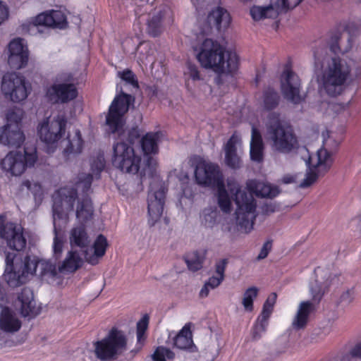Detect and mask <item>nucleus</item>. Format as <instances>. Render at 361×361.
Wrapping results in <instances>:
<instances>
[{
	"instance_id": "1",
	"label": "nucleus",
	"mask_w": 361,
	"mask_h": 361,
	"mask_svg": "<svg viewBox=\"0 0 361 361\" xmlns=\"http://www.w3.org/2000/svg\"><path fill=\"white\" fill-rule=\"evenodd\" d=\"M314 76L319 90L331 97L345 92L353 71L356 75L360 73V60L344 55L329 59L325 47H317L314 51Z\"/></svg>"
},
{
	"instance_id": "2",
	"label": "nucleus",
	"mask_w": 361,
	"mask_h": 361,
	"mask_svg": "<svg viewBox=\"0 0 361 361\" xmlns=\"http://www.w3.org/2000/svg\"><path fill=\"white\" fill-rule=\"evenodd\" d=\"M227 187L234 197V200L237 208L235 212V230L243 233H249L252 229L255 220L257 217V203L253 197V195L262 197H274L279 193V190L276 186L269 183L258 181L256 180H250L246 183V191L241 190L238 183L233 178H228L226 180ZM229 231L232 232V228H229Z\"/></svg>"
},
{
	"instance_id": "3",
	"label": "nucleus",
	"mask_w": 361,
	"mask_h": 361,
	"mask_svg": "<svg viewBox=\"0 0 361 361\" xmlns=\"http://www.w3.org/2000/svg\"><path fill=\"white\" fill-rule=\"evenodd\" d=\"M92 174H81L76 183V188L64 187L58 190L53 195V224L54 238L53 241V253L56 259L61 257L64 240L61 235V226L68 222V212L73 211L78 190L83 192L88 191L92 181Z\"/></svg>"
},
{
	"instance_id": "4",
	"label": "nucleus",
	"mask_w": 361,
	"mask_h": 361,
	"mask_svg": "<svg viewBox=\"0 0 361 361\" xmlns=\"http://www.w3.org/2000/svg\"><path fill=\"white\" fill-rule=\"evenodd\" d=\"M339 283V278L329 269L317 267L314 271V278L310 283V293L312 301L300 302L296 314L293 319V329L299 330L306 326L311 313L314 310V303H318L331 287Z\"/></svg>"
},
{
	"instance_id": "5",
	"label": "nucleus",
	"mask_w": 361,
	"mask_h": 361,
	"mask_svg": "<svg viewBox=\"0 0 361 361\" xmlns=\"http://www.w3.org/2000/svg\"><path fill=\"white\" fill-rule=\"evenodd\" d=\"M197 51V59L202 67L212 68L219 74L233 73L238 68V56L235 52L226 51L217 41L205 39Z\"/></svg>"
},
{
	"instance_id": "6",
	"label": "nucleus",
	"mask_w": 361,
	"mask_h": 361,
	"mask_svg": "<svg viewBox=\"0 0 361 361\" xmlns=\"http://www.w3.org/2000/svg\"><path fill=\"white\" fill-rule=\"evenodd\" d=\"M195 176L199 185L208 186L216 190L219 207L222 212H230L232 200L225 188L224 176L219 166L210 161H200L196 166Z\"/></svg>"
},
{
	"instance_id": "7",
	"label": "nucleus",
	"mask_w": 361,
	"mask_h": 361,
	"mask_svg": "<svg viewBox=\"0 0 361 361\" xmlns=\"http://www.w3.org/2000/svg\"><path fill=\"white\" fill-rule=\"evenodd\" d=\"M108 242L106 238L100 234L94 240L92 245L84 250L71 247L64 259L59 265V271L61 274H71L80 269L84 259L90 264L96 265L105 255Z\"/></svg>"
},
{
	"instance_id": "8",
	"label": "nucleus",
	"mask_w": 361,
	"mask_h": 361,
	"mask_svg": "<svg viewBox=\"0 0 361 361\" xmlns=\"http://www.w3.org/2000/svg\"><path fill=\"white\" fill-rule=\"evenodd\" d=\"M265 126V137L272 150L289 153L298 148V139L292 128L280 119L279 114L270 113Z\"/></svg>"
},
{
	"instance_id": "9",
	"label": "nucleus",
	"mask_w": 361,
	"mask_h": 361,
	"mask_svg": "<svg viewBox=\"0 0 361 361\" xmlns=\"http://www.w3.org/2000/svg\"><path fill=\"white\" fill-rule=\"evenodd\" d=\"M133 137H139L137 129H132L129 132V143L120 141L114 144L111 161L116 168L123 172L132 174L140 172L142 175L145 173L143 171L144 166L140 156L136 153L133 147Z\"/></svg>"
},
{
	"instance_id": "10",
	"label": "nucleus",
	"mask_w": 361,
	"mask_h": 361,
	"mask_svg": "<svg viewBox=\"0 0 361 361\" xmlns=\"http://www.w3.org/2000/svg\"><path fill=\"white\" fill-rule=\"evenodd\" d=\"M133 102L134 97L123 92L115 97L106 116V125L109 133H118L119 135H122L125 124L124 116Z\"/></svg>"
},
{
	"instance_id": "11",
	"label": "nucleus",
	"mask_w": 361,
	"mask_h": 361,
	"mask_svg": "<svg viewBox=\"0 0 361 361\" xmlns=\"http://www.w3.org/2000/svg\"><path fill=\"white\" fill-rule=\"evenodd\" d=\"M23 112L20 109L11 110L6 114V123L0 127V143L8 147H18L25 140L21 130Z\"/></svg>"
},
{
	"instance_id": "12",
	"label": "nucleus",
	"mask_w": 361,
	"mask_h": 361,
	"mask_svg": "<svg viewBox=\"0 0 361 361\" xmlns=\"http://www.w3.org/2000/svg\"><path fill=\"white\" fill-rule=\"evenodd\" d=\"M35 148L26 147L23 153L20 152H10L2 159V169L12 176H18L23 173L27 167L34 166L37 161Z\"/></svg>"
},
{
	"instance_id": "13",
	"label": "nucleus",
	"mask_w": 361,
	"mask_h": 361,
	"mask_svg": "<svg viewBox=\"0 0 361 361\" xmlns=\"http://www.w3.org/2000/svg\"><path fill=\"white\" fill-rule=\"evenodd\" d=\"M31 85L25 77L16 73L5 74L1 80V92L6 99L20 102L27 99L31 92Z\"/></svg>"
},
{
	"instance_id": "14",
	"label": "nucleus",
	"mask_w": 361,
	"mask_h": 361,
	"mask_svg": "<svg viewBox=\"0 0 361 361\" xmlns=\"http://www.w3.org/2000/svg\"><path fill=\"white\" fill-rule=\"evenodd\" d=\"M77 96L78 89L70 73L58 75L54 82L46 91L47 98L53 103H67Z\"/></svg>"
},
{
	"instance_id": "15",
	"label": "nucleus",
	"mask_w": 361,
	"mask_h": 361,
	"mask_svg": "<svg viewBox=\"0 0 361 361\" xmlns=\"http://www.w3.org/2000/svg\"><path fill=\"white\" fill-rule=\"evenodd\" d=\"M332 163L333 159L330 152L322 148L318 149L314 155L309 158L308 170L305 178L299 185L300 188H305L312 185L319 176L324 175L329 170Z\"/></svg>"
},
{
	"instance_id": "16",
	"label": "nucleus",
	"mask_w": 361,
	"mask_h": 361,
	"mask_svg": "<svg viewBox=\"0 0 361 361\" xmlns=\"http://www.w3.org/2000/svg\"><path fill=\"white\" fill-rule=\"evenodd\" d=\"M94 346L97 357L107 360L126 349V338L123 331L113 329L105 338L95 343Z\"/></svg>"
},
{
	"instance_id": "17",
	"label": "nucleus",
	"mask_w": 361,
	"mask_h": 361,
	"mask_svg": "<svg viewBox=\"0 0 361 361\" xmlns=\"http://www.w3.org/2000/svg\"><path fill=\"white\" fill-rule=\"evenodd\" d=\"M30 276L26 258L22 259L14 253H8L6 256L4 279L10 286L16 287L25 283Z\"/></svg>"
},
{
	"instance_id": "18",
	"label": "nucleus",
	"mask_w": 361,
	"mask_h": 361,
	"mask_svg": "<svg viewBox=\"0 0 361 361\" xmlns=\"http://www.w3.org/2000/svg\"><path fill=\"white\" fill-rule=\"evenodd\" d=\"M66 120L62 115L52 119L46 118L37 126V133L42 142L48 146L54 145L65 134Z\"/></svg>"
},
{
	"instance_id": "19",
	"label": "nucleus",
	"mask_w": 361,
	"mask_h": 361,
	"mask_svg": "<svg viewBox=\"0 0 361 361\" xmlns=\"http://www.w3.org/2000/svg\"><path fill=\"white\" fill-rule=\"evenodd\" d=\"M302 0H270L267 6H254L250 13L255 21L264 19H274L281 13L286 12L297 6Z\"/></svg>"
},
{
	"instance_id": "20",
	"label": "nucleus",
	"mask_w": 361,
	"mask_h": 361,
	"mask_svg": "<svg viewBox=\"0 0 361 361\" xmlns=\"http://www.w3.org/2000/svg\"><path fill=\"white\" fill-rule=\"evenodd\" d=\"M355 27V23L351 20H343L341 22L336 30H334L330 37V49L335 54H346L353 47V39L350 36Z\"/></svg>"
},
{
	"instance_id": "21",
	"label": "nucleus",
	"mask_w": 361,
	"mask_h": 361,
	"mask_svg": "<svg viewBox=\"0 0 361 361\" xmlns=\"http://www.w3.org/2000/svg\"><path fill=\"white\" fill-rule=\"evenodd\" d=\"M165 194V188L161 182L151 183L147 197V221L150 226H154L162 215Z\"/></svg>"
},
{
	"instance_id": "22",
	"label": "nucleus",
	"mask_w": 361,
	"mask_h": 361,
	"mask_svg": "<svg viewBox=\"0 0 361 361\" xmlns=\"http://www.w3.org/2000/svg\"><path fill=\"white\" fill-rule=\"evenodd\" d=\"M281 90L284 98L293 104H299L303 99L300 94V80L289 66L284 68L281 75Z\"/></svg>"
},
{
	"instance_id": "23",
	"label": "nucleus",
	"mask_w": 361,
	"mask_h": 361,
	"mask_svg": "<svg viewBox=\"0 0 361 361\" xmlns=\"http://www.w3.org/2000/svg\"><path fill=\"white\" fill-rule=\"evenodd\" d=\"M67 24L65 13L59 10H51L41 13L32 18L31 22V25L33 28H36L38 32H42L39 29L40 26L63 29Z\"/></svg>"
},
{
	"instance_id": "24",
	"label": "nucleus",
	"mask_w": 361,
	"mask_h": 361,
	"mask_svg": "<svg viewBox=\"0 0 361 361\" xmlns=\"http://www.w3.org/2000/svg\"><path fill=\"white\" fill-rule=\"evenodd\" d=\"M29 51L24 39L16 38L8 44V62L14 69H20L28 62Z\"/></svg>"
},
{
	"instance_id": "25",
	"label": "nucleus",
	"mask_w": 361,
	"mask_h": 361,
	"mask_svg": "<svg viewBox=\"0 0 361 361\" xmlns=\"http://www.w3.org/2000/svg\"><path fill=\"white\" fill-rule=\"evenodd\" d=\"M0 236L4 239L8 247L20 251L25 247L26 239L20 225L7 223L0 228Z\"/></svg>"
},
{
	"instance_id": "26",
	"label": "nucleus",
	"mask_w": 361,
	"mask_h": 361,
	"mask_svg": "<svg viewBox=\"0 0 361 361\" xmlns=\"http://www.w3.org/2000/svg\"><path fill=\"white\" fill-rule=\"evenodd\" d=\"M162 134L160 132H151L147 133L140 140V145L144 154L143 171L147 169L151 168L155 163L152 155L156 154L159 152V142L161 140Z\"/></svg>"
},
{
	"instance_id": "27",
	"label": "nucleus",
	"mask_w": 361,
	"mask_h": 361,
	"mask_svg": "<svg viewBox=\"0 0 361 361\" xmlns=\"http://www.w3.org/2000/svg\"><path fill=\"white\" fill-rule=\"evenodd\" d=\"M27 266H28L30 276L37 274L40 276L55 277L59 271V267L52 263L50 260L38 259L35 257H25Z\"/></svg>"
},
{
	"instance_id": "28",
	"label": "nucleus",
	"mask_w": 361,
	"mask_h": 361,
	"mask_svg": "<svg viewBox=\"0 0 361 361\" xmlns=\"http://www.w3.org/2000/svg\"><path fill=\"white\" fill-rule=\"evenodd\" d=\"M225 162L232 169H238L241 165V140L238 135L233 134L224 147Z\"/></svg>"
},
{
	"instance_id": "29",
	"label": "nucleus",
	"mask_w": 361,
	"mask_h": 361,
	"mask_svg": "<svg viewBox=\"0 0 361 361\" xmlns=\"http://www.w3.org/2000/svg\"><path fill=\"white\" fill-rule=\"evenodd\" d=\"M69 243L72 248L87 249L90 243V238L83 224L73 226L69 232Z\"/></svg>"
},
{
	"instance_id": "30",
	"label": "nucleus",
	"mask_w": 361,
	"mask_h": 361,
	"mask_svg": "<svg viewBox=\"0 0 361 361\" xmlns=\"http://www.w3.org/2000/svg\"><path fill=\"white\" fill-rule=\"evenodd\" d=\"M207 20L209 27L214 26L219 31H221L228 27L231 18L227 10L216 7L209 13Z\"/></svg>"
},
{
	"instance_id": "31",
	"label": "nucleus",
	"mask_w": 361,
	"mask_h": 361,
	"mask_svg": "<svg viewBox=\"0 0 361 361\" xmlns=\"http://www.w3.org/2000/svg\"><path fill=\"white\" fill-rule=\"evenodd\" d=\"M20 327L21 322L16 314L7 307L3 308L0 314V329L6 333H15Z\"/></svg>"
},
{
	"instance_id": "32",
	"label": "nucleus",
	"mask_w": 361,
	"mask_h": 361,
	"mask_svg": "<svg viewBox=\"0 0 361 361\" xmlns=\"http://www.w3.org/2000/svg\"><path fill=\"white\" fill-rule=\"evenodd\" d=\"M18 300L21 303V314L23 317H35L38 314L33 300V293L30 288H23L18 296Z\"/></svg>"
},
{
	"instance_id": "33",
	"label": "nucleus",
	"mask_w": 361,
	"mask_h": 361,
	"mask_svg": "<svg viewBox=\"0 0 361 361\" xmlns=\"http://www.w3.org/2000/svg\"><path fill=\"white\" fill-rule=\"evenodd\" d=\"M250 148L251 159L260 162L263 159L264 144L260 132L254 126L252 127Z\"/></svg>"
},
{
	"instance_id": "34",
	"label": "nucleus",
	"mask_w": 361,
	"mask_h": 361,
	"mask_svg": "<svg viewBox=\"0 0 361 361\" xmlns=\"http://www.w3.org/2000/svg\"><path fill=\"white\" fill-rule=\"evenodd\" d=\"M84 142L82 139L79 130H75L73 135L68 137L67 145L64 149L63 153L66 155L78 154L82 152Z\"/></svg>"
},
{
	"instance_id": "35",
	"label": "nucleus",
	"mask_w": 361,
	"mask_h": 361,
	"mask_svg": "<svg viewBox=\"0 0 361 361\" xmlns=\"http://www.w3.org/2000/svg\"><path fill=\"white\" fill-rule=\"evenodd\" d=\"M183 74L185 86L190 91L193 90L195 85L197 82L202 80V78L200 74L198 67L195 64H192L191 63H187Z\"/></svg>"
},
{
	"instance_id": "36",
	"label": "nucleus",
	"mask_w": 361,
	"mask_h": 361,
	"mask_svg": "<svg viewBox=\"0 0 361 361\" xmlns=\"http://www.w3.org/2000/svg\"><path fill=\"white\" fill-rule=\"evenodd\" d=\"M192 333L190 327L185 325L173 338V345L182 350L190 349L192 346Z\"/></svg>"
},
{
	"instance_id": "37",
	"label": "nucleus",
	"mask_w": 361,
	"mask_h": 361,
	"mask_svg": "<svg viewBox=\"0 0 361 361\" xmlns=\"http://www.w3.org/2000/svg\"><path fill=\"white\" fill-rule=\"evenodd\" d=\"M169 8L164 10V13L160 11L157 15L153 16L147 22V31L153 37L158 35L161 31V19L170 16Z\"/></svg>"
},
{
	"instance_id": "38",
	"label": "nucleus",
	"mask_w": 361,
	"mask_h": 361,
	"mask_svg": "<svg viewBox=\"0 0 361 361\" xmlns=\"http://www.w3.org/2000/svg\"><path fill=\"white\" fill-rule=\"evenodd\" d=\"M205 258V251H195L185 257V262L188 269L192 271L200 270Z\"/></svg>"
},
{
	"instance_id": "39",
	"label": "nucleus",
	"mask_w": 361,
	"mask_h": 361,
	"mask_svg": "<svg viewBox=\"0 0 361 361\" xmlns=\"http://www.w3.org/2000/svg\"><path fill=\"white\" fill-rule=\"evenodd\" d=\"M22 188L30 191L37 204H40L43 199V190L42 185L34 180H24L21 184Z\"/></svg>"
},
{
	"instance_id": "40",
	"label": "nucleus",
	"mask_w": 361,
	"mask_h": 361,
	"mask_svg": "<svg viewBox=\"0 0 361 361\" xmlns=\"http://www.w3.org/2000/svg\"><path fill=\"white\" fill-rule=\"evenodd\" d=\"M92 202L90 199L85 198L78 206L76 216L80 221H85L92 216Z\"/></svg>"
},
{
	"instance_id": "41",
	"label": "nucleus",
	"mask_w": 361,
	"mask_h": 361,
	"mask_svg": "<svg viewBox=\"0 0 361 361\" xmlns=\"http://www.w3.org/2000/svg\"><path fill=\"white\" fill-rule=\"evenodd\" d=\"M259 289L255 286L248 288L243 293L242 304L245 311L250 312L254 309L253 302L257 297Z\"/></svg>"
},
{
	"instance_id": "42",
	"label": "nucleus",
	"mask_w": 361,
	"mask_h": 361,
	"mask_svg": "<svg viewBox=\"0 0 361 361\" xmlns=\"http://www.w3.org/2000/svg\"><path fill=\"white\" fill-rule=\"evenodd\" d=\"M149 317L147 314H145L137 323L136 336L137 343L142 346L146 338V332L148 329Z\"/></svg>"
},
{
	"instance_id": "43",
	"label": "nucleus",
	"mask_w": 361,
	"mask_h": 361,
	"mask_svg": "<svg viewBox=\"0 0 361 361\" xmlns=\"http://www.w3.org/2000/svg\"><path fill=\"white\" fill-rule=\"evenodd\" d=\"M279 97L276 91L269 89L264 93L263 105L267 110H271L277 106Z\"/></svg>"
},
{
	"instance_id": "44",
	"label": "nucleus",
	"mask_w": 361,
	"mask_h": 361,
	"mask_svg": "<svg viewBox=\"0 0 361 361\" xmlns=\"http://www.w3.org/2000/svg\"><path fill=\"white\" fill-rule=\"evenodd\" d=\"M217 217V210L211 207L204 209L201 216L202 224L208 228H212L216 224Z\"/></svg>"
},
{
	"instance_id": "45",
	"label": "nucleus",
	"mask_w": 361,
	"mask_h": 361,
	"mask_svg": "<svg viewBox=\"0 0 361 361\" xmlns=\"http://www.w3.org/2000/svg\"><path fill=\"white\" fill-rule=\"evenodd\" d=\"M223 280L224 279L217 276H211L200 290V296L201 298H206L209 295V291L218 287Z\"/></svg>"
},
{
	"instance_id": "46",
	"label": "nucleus",
	"mask_w": 361,
	"mask_h": 361,
	"mask_svg": "<svg viewBox=\"0 0 361 361\" xmlns=\"http://www.w3.org/2000/svg\"><path fill=\"white\" fill-rule=\"evenodd\" d=\"M348 107V104H330L328 102H322L319 107V110L324 114H330L331 111L338 114L345 111Z\"/></svg>"
},
{
	"instance_id": "47",
	"label": "nucleus",
	"mask_w": 361,
	"mask_h": 361,
	"mask_svg": "<svg viewBox=\"0 0 361 361\" xmlns=\"http://www.w3.org/2000/svg\"><path fill=\"white\" fill-rule=\"evenodd\" d=\"M152 357L155 361H166L173 359L174 353L169 349L160 346L156 349Z\"/></svg>"
},
{
	"instance_id": "48",
	"label": "nucleus",
	"mask_w": 361,
	"mask_h": 361,
	"mask_svg": "<svg viewBox=\"0 0 361 361\" xmlns=\"http://www.w3.org/2000/svg\"><path fill=\"white\" fill-rule=\"evenodd\" d=\"M267 326V320L258 317L252 331V338L255 340L259 339L266 331Z\"/></svg>"
},
{
	"instance_id": "49",
	"label": "nucleus",
	"mask_w": 361,
	"mask_h": 361,
	"mask_svg": "<svg viewBox=\"0 0 361 361\" xmlns=\"http://www.w3.org/2000/svg\"><path fill=\"white\" fill-rule=\"evenodd\" d=\"M323 145L321 148L330 152L332 155L333 150L338 147L340 142L336 140L331 135H330L328 131L326 132V134L324 133H323Z\"/></svg>"
},
{
	"instance_id": "50",
	"label": "nucleus",
	"mask_w": 361,
	"mask_h": 361,
	"mask_svg": "<svg viewBox=\"0 0 361 361\" xmlns=\"http://www.w3.org/2000/svg\"><path fill=\"white\" fill-rule=\"evenodd\" d=\"M118 75L123 81L132 85L134 88L138 87V83L135 79V75L131 71L127 69L122 72H118Z\"/></svg>"
},
{
	"instance_id": "51",
	"label": "nucleus",
	"mask_w": 361,
	"mask_h": 361,
	"mask_svg": "<svg viewBox=\"0 0 361 361\" xmlns=\"http://www.w3.org/2000/svg\"><path fill=\"white\" fill-rule=\"evenodd\" d=\"M143 50L146 51L147 53L145 55L140 56L139 60L142 63H145V62H147V61L149 62V61H152V59H151L152 53H149L152 51L150 44L148 42L141 43L138 47V51L142 52Z\"/></svg>"
},
{
	"instance_id": "52",
	"label": "nucleus",
	"mask_w": 361,
	"mask_h": 361,
	"mask_svg": "<svg viewBox=\"0 0 361 361\" xmlns=\"http://www.w3.org/2000/svg\"><path fill=\"white\" fill-rule=\"evenodd\" d=\"M105 161L103 156H98L91 164L92 173L98 176L99 173L104 169Z\"/></svg>"
},
{
	"instance_id": "53",
	"label": "nucleus",
	"mask_w": 361,
	"mask_h": 361,
	"mask_svg": "<svg viewBox=\"0 0 361 361\" xmlns=\"http://www.w3.org/2000/svg\"><path fill=\"white\" fill-rule=\"evenodd\" d=\"M355 292L354 288L345 290L340 297V302L344 305L350 304L355 299Z\"/></svg>"
},
{
	"instance_id": "54",
	"label": "nucleus",
	"mask_w": 361,
	"mask_h": 361,
	"mask_svg": "<svg viewBox=\"0 0 361 361\" xmlns=\"http://www.w3.org/2000/svg\"><path fill=\"white\" fill-rule=\"evenodd\" d=\"M10 16V8L8 4L0 1V26L7 21Z\"/></svg>"
},
{
	"instance_id": "55",
	"label": "nucleus",
	"mask_w": 361,
	"mask_h": 361,
	"mask_svg": "<svg viewBox=\"0 0 361 361\" xmlns=\"http://www.w3.org/2000/svg\"><path fill=\"white\" fill-rule=\"evenodd\" d=\"M228 264V259H222L219 261L216 262L215 264V272L216 276L221 277L224 279V272L226 267Z\"/></svg>"
},
{
	"instance_id": "56",
	"label": "nucleus",
	"mask_w": 361,
	"mask_h": 361,
	"mask_svg": "<svg viewBox=\"0 0 361 361\" xmlns=\"http://www.w3.org/2000/svg\"><path fill=\"white\" fill-rule=\"evenodd\" d=\"M272 243L271 241H267L264 243L259 254L257 256L258 259H263L266 258L271 249Z\"/></svg>"
},
{
	"instance_id": "57",
	"label": "nucleus",
	"mask_w": 361,
	"mask_h": 361,
	"mask_svg": "<svg viewBox=\"0 0 361 361\" xmlns=\"http://www.w3.org/2000/svg\"><path fill=\"white\" fill-rule=\"evenodd\" d=\"M358 357H361V343L355 346V348L350 350L349 355L343 358V361H345L346 359H355Z\"/></svg>"
},
{
	"instance_id": "58",
	"label": "nucleus",
	"mask_w": 361,
	"mask_h": 361,
	"mask_svg": "<svg viewBox=\"0 0 361 361\" xmlns=\"http://www.w3.org/2000/svg\"><path fill=\"white\" fill-rule=\"evenodd\" d=\"M299 173L286 174L283 176L281 181L285 184L295 183L299 178Z\"/></svg>"
},
{
	"instance_id": "59",
	"label": "nucleus",
	"mask_w": 361,
	"mask_h": 361,
	"mask_svg": "<svg viewBox=\"0 0 361 361\" xmlns=\"http://www.w3.org/2000/svg\"><path fill=\"white\" fill-rule=\"evenodd\" d=\"M273 307H268L267 305H263L262 311L261 314L259 316L262 319H266L269 321V319L272 313Z\"/></svg>"
},
{
	"instance_id": "60",
	"label": "nucleus",
	"mask_w": 361,
	"mask_h": 361,
	"mask_svg": "<svg viewBox=\"0 0 361 361\" xmlns=\"http://www.w3.org/2000/svg\"><path fill=\"white\" fill-rule=\"evenodd\" d=\"M276 300V293H271L267 299L266 302L271 303L274 305Z\"/></svg>"
},
{
	"instance_id": "61",
	"label": "nucleus",
	"mask_w": 361,
	"mask_h": 361,
	"mask_svg": "<svg viewBox=\"0 0 361 361\" xmlns=\"http://www.w3.org/2000/svg\"><path fill=\"white\" fill-rule=\"evenodd\" d=\"M264 305H267V306H268V307H273V308H274V305H272V304H271V303H269V302H266V301H265V302H264Z\"/></svg>"
},
{
	"instance_id": "62",
	"label": "nucleus",
	"mask_w": 361,
	"mask_h": 361,
	"mask_svg": "<svg viewBox=\"0 0 361 361\" xmlns=\"http://www.w3.org/2000/svg\"><path fill=\"white\" fill-rule=\"evenodd\" d=\"M191 1H192V3L195 4V1H194L195 0H191Z\"/></svg>"
}]
</instances>
